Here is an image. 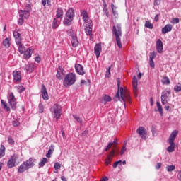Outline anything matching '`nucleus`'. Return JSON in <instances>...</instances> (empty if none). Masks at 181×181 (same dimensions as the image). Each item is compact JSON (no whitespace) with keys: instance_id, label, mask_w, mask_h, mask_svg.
Masks as SVG:
<instances>
[{"instance_id":"obj_1","label":"nucleus","mask_w":181,"mask_h":181,"mask_svg":"<svg viewBox=\"0 0 181 181\" xmlns=\"http://www.w3.org/2000/svg\"><path fill=\"white\" fill-rule=\"evenodd\" d=\"M117 92L115 96V98H117L116 101H119V100H122L124 103V107H127V103H125L127 101L128 103H131V96L129 95V92L127 89H124V88L121 87V79L119 78H117Z\"/></svg>"},{"instance_id":"obj_2","label":"nucleus","mask_w":181,"mask_h":181,"mask_svg":"<svg viewBox=\"0 0 181 181\" xmlns=\"http://www.w3.org/2000/svg\"><path fill=\"white\" fill-rule=\"evenodd\" d=\"M113 35L115 36L116 43L119 49H122V43H121V36H122V30L121 29V25L117 24L113 26L112 29Z\"/></svg>"},{"instance_id":"obj_3","label":"nucleus","mask_w":181,"mask_h":181,"mask_svg":"<svg viewBox=\"0 0 181 181\" xmlns=\"http://www.w3.org/2000/svg\"><path fill=\"white\" fill-rule=\"evenodd\" d=\"M76 80H77L76 74L73 73L67 74L64 78L63 86L65 87H70V86H73V84L76 83Z\"/></svg>"},{"instance_id":"obj_4","label":"nucleus","mask_w":181,"mask_h":181,"mask_svg":"<svg viewBox=\"0 0 181 181\" xmlns=\"http://www.w3.org/2000/svg\"><path fill=\"white\" fill-rule=\"evenodd\" d=\"M74 18V9L73 8H69L64 17V25L65 26H70L71 25V22H73V19Z\"/></svg>"},{"instance_id":"obj_5","label":"nucleus","mask_w":181,"mask_h":181,"mask_svg":"<svg viewBox=\"0 0 181 181\" xmlns=\"http://www.w3.org/2000/svg\"><path fill=\"white\" fill-rule=\"evenodd\" d=\"M51 112L57 121L60 119V117H62V107L57 104H54L51 108Z\"/></svg>"},{"instance_id":"obj_6","label":"nucleus","mask_w":181,"mask_h":181,"mask_svg":"<svg viewBox=\"0 0 181 181\" xmlns=\"http://www.w3.org/2000/svg\"><path fill=\"white\" fill-rule=\"evenodd\" d=\"M170 90H164L161 93V103L163 105H165V104H168V102L169 101L170 98Z\"/></svg>"},{"instance_id":"obj_7","label":"nucleus","mask_w":181,"mask_h":181,"mask_svg":"<svg viewBox=\"0 0 181 181\" xmlns=\"http://www.w3.org/2000/svg\"><path fill=\"white\" fill-rule=\"evenodd\" d=\"M8 104L11 107L12 110H16V98L13 92H11L8 96Z\"/></svg>"},{"instance_id":"obj_8","label":"nucleus","mask_w":181,"mask_h":181,"mask_svg":"<svg viewBox=\"0 0 181 181\" xmlns=\"http://www.w3.org/2000/svg\"><path fill=\"white\" fill-rule=\"evenodd\" d=\"M81 16L82 17L85 25H90L93 23V21L90 20V18L88 17V13H87V11H81Z\"/></svg>"},{"instance_id":"obj_9","label":"nucleus","mask_w":181,"mask_h":181,"mask_svg":"<svg viewBox=\"0 0 181 181\" xmlns=\"http://www.w3.org/2000/svg\"><path fill=\"white\" fill-rule=\"evenodd\" d=\"M137 134L142 138V139H146V136L148 135V132L146 129L144 127H139L136 130Z\"/></svg>"},{"instance_id":"obj_10","label":"nucleus","mask_w":181,"mask_h":181,"mask_svg":"<svg viewBox=\"0 0 181 181\" xmlns=\"http://www.w3.org/2000/svg\"><path fill=\"white\" fill-rule=\"evenodd\" d=\"M18 158V155H13L11 158L8 160L7 163V166L8 169H11V168H15V163H16V158Z\"/></svg>"},{"instance_id":"obj_11","label":"nucleus","mask_w":181,"mask_h":181,"mask_svg":"<svg viewBox=\"0 0 181 181\" xmlns=\"http://www.w3.org/2000/svg\"><path fill=\"white\" fill-rule=\"evenodd\" d=\"M133 93L136 97H138V79L134 76L132 79Z\"/></svg>"},{"instance_id":"obj_12","label":"nucleus","mask_w":181,"mask_h":181,"mask_svg":"<svg viewBox=\"0 0 181 181\" xmlns=\"http://www.w3.org/2000/svg\"><path fill=\"white\" fill-rule=\"evenodd\" d=\"M156 50L158 52V53H163V42H162V40L160 39H158L156 41Z\"/></svg>"},{"instance_id":"obj_13","label":"nucleus","mask_w":181,"mask_h":181,"mask_svg":"<svg viewBox=\"0 0 181 181\" xmlns=\"http://www.w3.org/2000/svg\"><path fill=\"white\" fill-rule=\"evenodd\" d=\"M56 77L58 80H63V77H64V69H63V67H58Z\"/></svg>"},{"instance_id":"obj_14","label":"nucleus","mask_w":181,"mask_h":181,"mask_svg":"<svg viewBox=\"0 0 181 181\" xmlns=\"http://www.w3.org/2000/svg\"><path fill=\"white\" fill-rule=\"evenodd\" d=\"M75 69H76V73H78V74H79L80 76H84V74H86V71H84V67H83L81 64H75Z\"/></svg>"},{"instance_id":"obj_15","label":"nucleus","mask_w":181,"mask_h":181,"mask_svg":"<svg viewBox=\"0 0 181 181\" xmlns=\"http://www.w3.org/2000/svg\"><path fill=\"white\" fill-rule=\"evenodd\" d=\"M41 94L43 100H49V94L47 93V89H46V86H45V84L42 85Z\"/></svg>"},{"instance_id":"obj_16","label":"nucleus","mask_w":181,"mask_h":181,"mask_svg":"<svg viewBox=\"0 0 181 181\" xmlns=\"http://www.w3.org/2000/svg\"><path fill=\"white\" fill-rule=\"evenodd\" d=\"M103 50V48L101 47V45L96 44L94 47V53L96 56V58L98 59L100 57V55L101 54V52Z\"/></svg>"},{"instance_id":"obj_17","label":"nucleus","mask_w":181,"mask_h":181,"mask_svg":"<svg viewBox=\"0 0 181 181\" xmlns=\"http://www.w3.org/2000/svg\"><path fill=\"white\" fill-rule=\"evenodd\" d=\"M13 37L15 39L16 45L22 43V36L21 35V33H19L18 31L13 32Z\"/></svg>"},{"instance_id":"obj_18","label":"nucleus","mask_w":181,"mask_h":181,"mask_svg":"<svg viewBox=\"0 0 181 181\" xmlns=\"http://www.w3.org/2000/svg\"><path fill=\"white\" fill-rule=\"evenodd\" d=\"M14 81H21L22 80V74L20 71H14L13 72Z\"/></svg>"},{"instance_id":"obj_19","label":"nucleus","mask_w":181,"mask_h":181,"mask_svg":"<svg viewBox=\"0 0 181 181\" xmlns=\"http://www.w3.org/2000/svg\"><path fill=\"white\" fill-rule=\"evenodd\" d=\"M20 18L28 19L29 18V10H20L18 11Z\"/></svg>"},{"instance_id":"obj_20","label":"nucleus","mask_w":181,"mask_h":181,"mask_svg":"<svg viewBox=\"0 0 181 181\" xmlns=\"http://www.w3.org/2000/svg\"><path fill=\"white\" fill-rule=\"evenodd\" d=\"M72 40H71V45L72 47H77L78 46V40L77 39V35L76 34L72 33L71 35Z\"/></svg>"},{"instance_id":"obj_21","label":"nucleus","mask_w":181,"mask_h":181,"mask_svg":"<svg viewBox=\"0 0 181 181\" xmlns=\"http://www.w3.org/2000/svg\"><path fill=\"white\" fill-rule=\"evenodd\" d=\"M85 33L86 35H91L93 33V23L90 24H86L85 25Z\"/></svg>"},{"instance_id":"obj_22","label":"nucleus","mask_w":181,"mask_h":181,"mask_svg":"<svg viewBox=\"0 0 181 181\" xmlns=\"http://www.w3.org/2000/svg\"><path fill=\"white\" fill-rule=\"evenodd\" d=\"M112 100V98L108 95H103V98L102 100H100V103H102V104H107V103H110Z\"/></svg>"},{"instance_id":"obj_23","label":"nucleus","mask_w":181,"mask_h":181,"mask_svg":"<svg viewBox=\"0 0 181 181\" xmlns=\"http://www.w3.org/2000/svg\"><path fill=\"white\" fill-rule=\"evenodd\" d=\"M29 170V168L27 167L26 164L25 162H23L18 169V173H23V172H26V170Z\"/></svg>"},{"instance_id":"obj_24","label":"nucleus","mask_w":181,"mask_h":181,"mask_svg":"<svg viewBox=\"0 0 181 181\" xmlns=\"http://www.w3.org/2000/svg\"><path fill=\"white\" fill-rule=\"evenodd\" d=\"M177 134H179V132L175 130L173 131L169 137V142L175 143V140L176 139V136H177Z\"/></svg>"},{"instance_id":"obj_25","label":"nucleus","mask_w":181,"mask_h":181,"mask_svg":"<svg viewBox=\"0 0 181 181\" xmlns=\"http://www.w3.org/2000/svg\"><path fill=\"white\" fill-rule=\"evenodd\" d=\"M35 160L33 158H29L26 161L24 162V163L26 165L27 168L28 169H30V168H33L35 166Z\"/></svg>"},{"instance_id":"obj_26","label":"nucleus","mask_w":181,"mask_h":181,"mask_svg":"<svg viewBox=\"0 0 181 181\" xmlns=\"http://www.w3.org/2000/svg\"><path fill=\"white\" fill-rule=\"evenodd\" d=\"M172 25L167 24L164 28H162L163 35H166L168 32H172Z\"/></svg>"},{"instance_id":"obj_27","label":"nucleus","mask_w":181,"mask_h":181,"mask_svg":"<svg viewBox=\"0 0 181 181\" xmlns=\"http://www.w3.org/2000/svg\"><path fill=\"white\" fill-rule=\"evenodd\" d=\"M63 8H58L56 11V18L57 19H63Z\"/></svg>"},{"instance_id":"obj_28","label":"nucleus","mask_w":181,"mask_h":181,"mask_svg":"<svg viewBox=\"0 0 181 181\" xmlns=\"http://www.w3.org/2000/svg\"><path fill=\"white\" fill-rule=\"evenodd\" d=\"M32 53H33V51H32V49H30V48L27 49L24 52L25 59H30V57L32 56Z\"/></svg>"},{"instance_id":"obj_29","label":"nucleus","mask_w":181,"mask_h":181,"mask_svg":"<svg viewBox=\"0 0 181 181\" xmlns=\"http://www.w3.org/2000/svg\"><path fill=\"white\" fill-rule=\"evenodd\" d=\"M2 44H3V46H4V47L9 49V47H11V39L9 38L4 39L2 42Z\"/></svg>"},{"instance_id":"obj_30","label":"nucleus","mask_w":181,"mask_h":181,"mask_svg":"<svg viewBox=\"0 0 181 181\" xmlns=\"http://www.w3.org/2000/svg\"><path fill=\"white\" fill-rule=\"evenodd\" d=\"M53 152H54V146L52 145L49 146L48 150V153L46 154V158H52V155H53Z\"/></svg>"},{"instance_id":"obj_31","label":"nucleus","mask_w":181,"mask_h":181,"mask_svg":"<svg viewBox=\"0 0 181 181\" xmlns=\"http://www.w3.org/2000/svg\"><path fill=\"white\" fill-rule=\"evenodd\" d=\"M18 46V52L21 54H23L25 53V51L26 50V48H25V46L21 42L20 44H17Z\"/></svg>"},{"instance_id":"obj_32","label":"nucleus","mask_w":181,"mask_h":181,"mask_svg":"<svg viewBox=\"0 0 181 181\" xmlns=\"http://www.w3.org/2000/svg\"><path fill=\"white\" fill-rule=\"evenodd\" d=\"M170 146L167 148L168 152H173L175 151V146H176V144L175 143L169 142Z\"/></svg>"},{"instance_id":"obj_33","label":"nucleus","mask_w":181,"mask_h":181,"mask_svg":"<svg viewBox=\"0 0 181 181\" xmlns=\"http://www.w3.org/2000/svg\"><path fill=\"white\" fill-rule=\"evenodd\" d=\"M161 83L168 86V85L170 84V80L169 79V77L164 76L161 79Z\"/></svg>"},{"instance_id":"obj_34","label":"nucleus","mask_w":181,"mask_h":181,"mask_svg":"<svg viewBox=\"0 0 181 181\" xmlns=\"http://www.w3.org/2000/svg\"><path fill=\"white\" fill-rule=\"evenodd\" d=\"M1 105L3 106V108H4V110H6V111H7V112L11 111V108L8 106V105L6 104V102H5V100H1Z\"/></svg>"},{"instance_id":"obj_35","label":"nucleus","mask_w":181,"mask_h":181,"mask_svg":"<svg viewBox=\"0 0 181 181\" xmlns=\"http://www.w3.org/2000/svg\"><path fill=\"white\" fill-rule=\"evenodd\" d=\"M157 108L158 110V112H160L161 117L163 115V109L162 108V105H160V103L159 101L156 102Z\"/></svg>"},{"instance_id":"obj_36","label":"nucleus","mask_w":181,"mask_h":181,"mask_svg":"<svg viewBox=\"0 0 181 181\" xmlns=\"http://www.w3.org/2000/svg\"><path fill=\"white\" fill-rule=\"evenodd\" d=\"M59 25H60V21H58L57 18H54L52 23V28L54 29H57V28H59Z\"/></svg>"},{"instance_id":"obj_37","label":"nucleus","mask_w":181,"mask_h":181,"mask_svg":"<svg viewBox=\"0 0 181 181\" xmlns=\"http://www.w3.org/2000/svg\"><path fill=\"white\" fill-rule=\"evenodd\" d=\"M5 156V146L1 145L0 146V159Z\"/></svg>"},{"instance_id":"obj_38","label":"nucleus","mask_w":181,"mask_h":181,"mask_svg":"<svg viewBox=\"0 0 181 181\" xmlns=\"http://www.w3.org/2000/svg\"><path fill=\"white\" fill-rule=\"evenodd\" d=\"M48 160L46 158H43L39 163V166L40 168H43V166H45V165H46V163H47Z\"/></svg>"},{"instance_id":"obj_39","label":"nucleus","mask_w":181,"mask_h":181,"mask_svg":"<svg viewBox=\"0 0 181 181\" xmlns=\"http://www.w3.org/2000/svg\"><path fill=\"white\" fill-rule=\"evenodd\" d=\"M174 91L175 93H180L181 91V83L180 82L174 86Z\"/></svg>"},{"instance_id":"obj_40","label":"nucleus","mask_w":181,"mask_h":181,"mask_svg":"<svg viewBox=\"0 0 181 181\" xmlns=\"http://www.w3.org/2000/svg\"><path fill=\"white\" fill-rule=\"evenodd\" d=\"M145 28L148 29H153V24L151 23V21H146L144 24Z\"/></svg>"},{"instance_id":"obj_41","label":"nucleus","mask_w":181,"mask_h":181,"mask_svg":"<svg viewBox=\"0 0 181 181\" xmlns=\"http://www.w3.org/2000/svg\"><path fill=\"white\" fill-rule=\"evenodd\" d=\"M175 169H176V167L173 165L166 166L167 172H173Z\"/></svg>"},{"instance_id":"obj_42","label":"nucleus","mask_w":181,"mask_h":181,"mask_svg":"<svg viewBox=\"0 0 181 181\" xmlns=\"http://www.w3.org/2000/svg\"><path fill=\"white\" fill-rule=\"evenodd\" d=\"M115 155V149L113 148L111 150V151L107 155V158L112 159L114 158V156Z\"/></svg>"},{"instance_id":"obj_43","label":"nucleus","mask_w":181,"mask_h":181,"mask_svg":"<svg viewBox=\"0 0 181 181\" xmlns=\"http://www.w3.org/2000/svg\"><path fill=\"white\" fill-rule=\"evenodd\" d=\"M73 117L74 118V119H76V121H77V122H78L79 124H83V119H81V118H80V117H78L77 115H74Z\"/></svg>"},{"instance_id":"obj_44","label":"nucleus","mask_w":181,"mask_h":181,"mask_svg":"<svg viewBox=\"0 0 181 181\" xmlns=\"http://www.w3.org/2000/svg\"><path fill=\"white\" fill-rule=\"evenodd\" d=\"M105 77L107 78H110L111 77V66H110L107 71H106V74H105Z\"/></svg>"},{"instance_id":"obj_45","label":"nucleus","mask_w":181,"mask_h":181,"mask_svg":"<svg viewBox=\"0 0 181 181\" xmlns=\"http://www.w3.org/2000/svg\"><path fill=\"white\" fill-rule=\"evenodd\" d=\"M155 57H156V52L153 51L150 53L149 59H150V60H153V59H155Z\"/></svg>"},{"instance_id":"obj_46","label":"nucleus","mask_w":181,"mask_h":181,"mask_svg":"<svg viewBox=\"0 0 181 181\" xmlns=\"http://www.w3.org/2000/svg\"><path fill=\"white\" fill-rule=\"evenodd\" d=\"M180 21L179 20L178 18H173V19H172V21H171L170 22H171V23H173V25H176L177 23H179Z\"/></svg>"},{"instance_id":"obj_47","label":"nucleus","mask_w":181,"mask_h":181,"mask_svg":"<svg viewBox=\"0 0 181 181\" xmlns=\"http://www.w3.org/2000/svg\"><path fill=\"white\" fill-rule=\"evenodd\" d=\"M17 89L18 93H23V90H25V87L22 86H18Z\"/></svg>"},{"instance_id":"obj_48","label":"nucleus","mask_w":181,"mask_h":181,"mask_svg":"<svg viewBox=\"0 0 181 181\" xmlns=\"http://www.w3.org/2000/svg\"><path fill=\"white\" fill-rule=\"evenodd\" d=\"M26 71H28V73H32L33 71V67H32V66L30 65H27Z\"/></svg>"},{"instance_id":"obj_49","label":"nucleus","mask_w":181,"mask_h":181,"mask_svg":"<svg viewBox=\"0 0 181 181\" xmlns=\"http://www.w3.org/2000/svg\"><path fill=\"white\" fill-rule=\"evenodd\" d=\"M122 160H118L114 163L113 164V168H117L119 165H122Z\"/></svg>"},{"instance_id":"obj_50","label":"nucleus","mask_w":181,"mask_h":181,"mask_svg":"<svg viewBox=\"0 0 181 181\" xmlns=\"http://www.w3.org/2000/svg\"><path fill=\"white\" fill-rule=\"evenodd\" d=\"M54 169H56V170H59V169L62 168V165L59 163H55L54 165Z\"/></svg>"},{"instance_id":"obj_51","label":"nucleus","mask_w":181,"mask_h":181,"mask_svg":"<svg viewBox=\"0 0 181 181\" xmlns=\"http://www.w3.org/2000/svg\"><path fill=\"white\" fill-rule=\"evenodd\" d=\"M112 144L113 148H117V146L118 145V139H115L113 142H110Z\"/></svg>"},{"instance_id":"obj_52","label":"nucleus","mask_w":181,"mask_h":181,"mask_svg":"<svg viewBox=\"0 0 181 181\" xmlns=\"http://www.w3.org/2000/svg\"><path fill=\"white\" fill-rule=\"evenodd\" d=\"M8 144H11V145H14L15 144V141H13V139L11 136H8Z\"/></svg>"},{"instance_id":"obj_53","label":"nucleus","mask_w":181,"mask_h":181,"mask_svg":"<svg viewBox=\"0 0 181 181\" xmlns=\"http://www.w3.org/2000/svg\"><path fill=\"white\" fill-rule=\"evenodd\" d=\"M149 64L151 69H155V62H153V59H150Z\"/></svg>"},{"instance_id":"obj_54","label":"nucleus","mask_w":181,"mask_h":181,"mask_svg":"<svg viewBox=\"0 0 181 181\" xmlns=\"http://www.w3.org/2000/svg\"><path fill=\"white\" fill-rule=\"evenodd\" d=\"M45 110V107H43V105L40 104L39 105V112H40V114H42L43 112Z\"/></svg>"},{"instance_id":"obj_55","label":"nucleus","mask_w":181,"mask_h":181,"mask_svg":"<svg viewBox=\"0 0 181 181\" xmlns=\"http://www.w3.org/2000/svg\"><path fill=\"white\" fill-rule=\"evenodd\" d=\"M111 160H112V158H107V159L105 160V165H107V166H108V165H110V163H111Z\"/></svg>"},{"instance_id":"obj_56","label":"nucleus","mask_w":181,"mask_h":181,"mask_svg":"<svg viewBox=\"0 0 181 181\" xmlns=\"http://www.w3.org/2000/svg\"><path fill=\"white\" fill-rule=\"evenodd\" d=\"M13 127H19L21 125V123L18 120L13 121Z\"/></svg>"},{"instance_id":"obj_57","label":"nucleus","mask_w":181,"mask_h":181,"mask_svg":"<svg viewBox=\"0 0 181 181\" xmlns=\"http://www.w3.org/2000/svg\"><path fill=\"white\" fill-rule=\"evenodd\" d=\"M114 146L111 142H110L107 145V146L105 148V151H110L111 149V147Z\"/></svg>"},{"instance_id":"obj_58","label":"nucleus","mask_w":181,"mask_h":181,"mask_svg":"<svg viewBox=\"0 0 181 181\" xmlns=\"http://www.w3.org/2000/svg\"><path fill=\"white\" fill-rule=\"evenodd\" d=\"M18 25H23V17H20V18L18 19Z\"/></svg>"},{"instance_id":"obj_59","label":"nucleus","mask_w":181,"mask_h":181,"mask_svg":"<svg viewBox=\"0 0 181 181\" xmlns=\"http://www.w3.org/2000/svg\"><path fill=\"white\" fill-rule=\"evenodd\" d=\"M127 149L125 148V144L123 146L122 148L121 149V151H120V155L122 156L124 155V153L125 152Z\"/></svg>"},{"instance_id":"obj_60","label":"nucleus","mask_w":181,"mask_h":181,"mask_svg":"<svg viewBox=\"0 0 181 181\" xmlns=\"http://www.w3.org/2000/svg\"><path fill=\"white\" fill-rule=\"evenodd\" d=\"M160 168H162V163H158L156 165V169L159 170Z\"/></svg>"},{"instance_id":"obj_61","label":"nucleus","mask_w":181,"mask_h":181,"mask_svg":"<svg viewBox=\"0 0 181 181\" xmlns=\"http://www.w3.org/2000/svg\"><path fill=\"white\" fill-rule=\"evenodd\" d=\"M25 8H27V11H32V6L30 4H26Z\"/></svg>"},{"instance_id":"obj_62","label":"nucleus","mask_w":181,"mask_h":181,"mask_svg":"<svg viewBox=\"0 0 181 181\" xmlns=\"http://www.w3.org/2000/svg\"><path fill=\"white\" fill-rule=\"evenodd\" d=\"M160 0H155L154 1V5H160Z\"/></svg>"},{"instance_id":"obj_63","label":"nucleus","mask_w":181,"mask_h":181,"mask_svg":"<svg viewBox=\"0 0 181 181\" xmlns=\"http://www.w3.org/2000/svg\"><path fill=\"white\" fill-rule=\"evenodd\" d=\"M177 179L181 181V170H178Z\"/></svg>"},{"instance_id":"obj_64","label":"nucleus","mask_w":181,"mask_h":181,"mask_svg":"<svg viewBox=\"0 0 181 181\" xmlns=\"http://www.w3.org/2000/svg\"><path fill=\"white\" fill-rule=\"evenodd\" d=\"M100 181H108V178L106 176H105L100 180Z\"/></svg>"}]
</instances>
